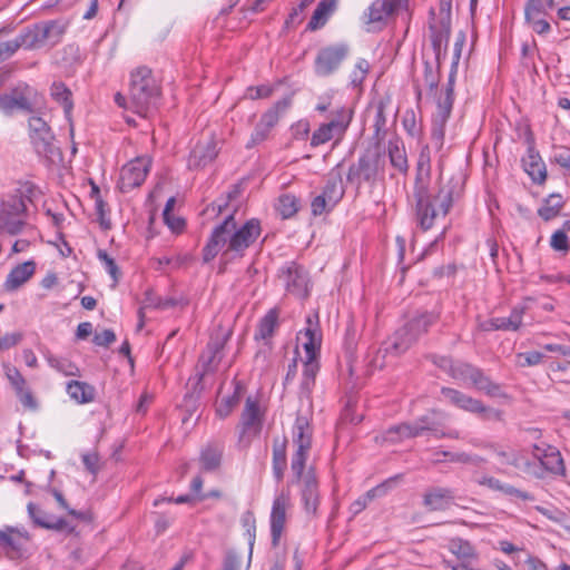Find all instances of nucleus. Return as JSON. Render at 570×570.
Returning <instances> with one entry per match:
<instances>
[{
  "mask_svg": "<svg viewBox=\"0 0 570 570\" xmlns=\"http://www.w3.org/2000/svg\"><path fill=\"white\" fill-rule=\"evenodd\" d=\"M464 175L458 174L440 184L436 191L430 186L413 188L414 209L417 226L426 232L434 226L440 217H445L454 202L461 198L464 190Z\"/></svg>",
  "mask_w": 570,
  "mask_h": 570,
  "instance_id": "f257e3e1",
  "label": "nucleus"
},
{
  "mask_svg": "<svg viewBox=\"0 0 570 570\" xmlns=\"http://www.w3.org/2000/svg\"><path fill=\"white\" fill-rule=\"evenodd\" d=\"M261 222L257 218L248 219L237 227L234 209L212 230L203 248V262L213 261L226 245L225 255L232 253L233 257H243L246 249L261 236Z\"/></svg>",
  "mask_w": 570,
  "mask_h": 570,
  "instance_id": "f03ea898",
  "label": "nucleus"
},
{
  "mask_svg": "<svg viewBox=\"0 0 570 570\" xmlns=\"http://www.w3.org/2000/svg\"><path fill=\"white\" fill-rule=\"evenodd\" d=\"M385 157L379 147L367 148L350 166L346 180L356 188H361L364 184L374 188L385 179Z\"/></svg>",
  "mask_w": 570,
  "mask_h": 570,
  "instance_id": "7ed1b4c3",
  "label": "nucleus"
},
{
  "mask_svg": "<svg viewBox=\"0 0 570 570\" xmlns=\"http://www.w3.org/2000/svg\"><path fill=\"white\" fill-rule=\"evenodd\" d=\"M159 95V86L149 68L139 67L131 72L129 99L136 114L146 117L156 107Z\"/></svg>",
  "mask_w": 570,
  "mask_h": 570,
  "instance_id": "20e7f679",
  "label": "nucleus"
},
{
  "mask_svg": "<svg viewBox=\"0 0 570 570\" xmlns=\"http://www.w3.org/2000/svg\"><path fill=\"white\" fill-rule=\"evenodd\" d=\"M451 9L452 0H439V16L436 17L434 9L430 10V38L435 59L439 65L445 58L446 47L451 33Z\"/></svg>",
  "mask_w": 570,
  "mask_h": 570,
  "instance_id": "39448f33",
  "label": "nucleus"
},
{
  "mask_svg": "<svg viewBox=\"0 0 570 570\" xmlns=\"http://www.w3.org/2000/svg\"><path fill=\"white\" fill-rule=\"evenodd\" d=\"M29 139L39 157L52 164L61 158L60 148L56 145L50 126L41 118L32 116L28 120Z\"/></svg>",
  "mask_w": 570,
  "mask_h": 570,
  "instance_id": "423d86ee",
  "label": "nucleus"
},
{
  "mask_svg": "<svg viewBox=\"0 0 570 570\" xmlns=\"http://www.w3.org/2000/svg\"><path fill=\"white\" fill-rule=\"evenodd\" d=\"M436 364L446 370L454 380L471 381L476 389L484 391L491 396L500 394V385L493 383L480 368L469 363L454 362L451 358L441 357Z\"/></svg>",
  "mask_w": 570,
  "mask_h": 570,
  "instance_id": "0eeeda50",
  "label": "nucleus"
},
{
  "mask_svg": "<svg viewBox=\"0 0 570 570\" xmlns=\"http://www.w3.org/2000/svg\"><path fill=\"white\" fill-rule=\"evenodd\" d=\"M313 428L308 419L297 415L293 425V443L296 448L291 461V470L298 481L305 470L309 450L312 448Z\"/></svg>",
  "mask_w": 570,
  "mask_h": 570,
  "instance_id": "6e6552de",
  "label": "nucleus"
},
{
  "mask_svg": "<svg viewBox=\"0 0 570 570\" xmlns=\"http://www.w3.org/2000/svg\"><path fill=\"white\" fill-rule=\"evenodd\" d=\"M353 119V110L347 107H340L333 112V118L322 124L311 137V146L318 147L331 140L338 144L345 136Z\"/></svg>",
  "mask_w": 570,
  "mask_h": 570,
  "instance_id": "1a4fd4ad",
  "label": "nucleus"
},
{
  "mask_svg": "<svg viewBox=\"0 0 570 570\" xmlns=\"http://www.w3.org/2000/svg\"><path fill=\"white\" fill-rule=\"evenodd\" d=\"M27 205L21 194H10L0 205V228L9 235H18L26 226Z\"/></svg>",
  "mask_w": 570,
  "mask_h": 570,
  "instance_id": "9d476101",
  "label": "nucleus"
},
{
  "mask_svg": "<svg viewBox=\"0 0 570 570\" xmlns=\"http://www.w3.org/2000/svg\"><path fill=\"white\" fill-rule=\"evenodd\" d=\"M409 11V0H375L364 13L365 22L372 28L381 30L391 18Z\"/></svg>",
  "mask_w": 570,
  "mask_h": 570,
  "instance_id": "9b49d317",
  "label": "nucleus"
},
{
  "mask_svg": "<svg viewBox=\"0 0 570 570\" xmlns=\"http://www.w3.org/2000/svg\"><path fill=\"white\" fill-rule=\"evenodd\" d=\"M264 423V412L256 397L247 396L239 421V442L248 445L253 438L259 435Z\"/></svg>",
  "mask_w": 570,
  "mask_h": 570,
  "instance_id": "f8f14e48",
  "label": "nucleus"
},
{
  "mask_svg": "<svg viewBox=\"0 0 570 570\" xmlns=\"http://www.w3.org/2000/svg\"><path fill=\"white\" fill-rule=\"evenodd\" d=\"M441 394L454 406L470 413L478 414L482 420L502 421L500 410L487 407L476 399L452 387H442Z\"/></svg>",
  "mask_w": 570,
  "mask_h": 570,
  "instance_id": "ddd939ff",
  "label": "nucleus"
},
{
  "mask_svg": "<svg viewBox=\"0 0 570 570\" xmlns=\"http://www.w3.org/2000/svg\"><path fill=\"white\" fill-rule=\"evenodd\" d=\"M441 394L454 406L470 413L478 414L482 420L502 421L500 410L487 407L476 399L452 387H442Z\"/></svg>",
  "mask_w": 570,
  "mask_h": 570,
  "instance_id": "4468645a",
  "label": "nucleus"
},
{
  "mask_svg": "<svg viewBox=\"0 0 570 570\" xmlns=\"http://www.w3.org/2000/svg\"><path fill=\"white\" fill-rule=\"evenodd\" d=\"M348 53L350 46L345 42L321 48L314 61V71L316 76L328 77L334 73L340 68L341 63L347 58Z\"/></svg>",
  "mask_w": 570,
  "mask_h": 570,
  "instance_id": "2eb2a0df",
  "label": "nucleus"
},
{
  "mask_svg": "<svg viewBox=\"0 0 570 570\" xmlns=\"http://www.w3.org/2000/svg\"><path fill=\"white\" fill-rule=\"evenodd\" d=\"M35 94V89L28 83L19 82L8 92L0 95V110L6 116H12L18 110L31 112L33 109L31 97Z\"/></svg>",
  "mask_w": 570,
  "mask_h": 570,
  "instance_id": "dca6fc26",
  "label": "nucleus"
},
{
  "mask_svg": "<svg viewBox=\"0 0 570 570\" xmlns=\"http://www.w3.org/2000/svg\"><path fill=\"white\" fill-rule=\"evenodd\" d=\"M534 12V0H528L524 9V24L521 42V67L527 70L530 78L534 76V61L532 47L534 46V22L532 14Z\"/></svg>",
  "mask_w": 570,
  "mask_h": 570,
  "instance_id": "f3484780",
  "label": "nucleus"
},
{
  "mask_svg": "<svg viewBox=\"0 0 570 570\" xmlns=\"http://www.w3.org/2000/svg\"><path fill=\"white\" fill-rule=\"evenodd\" d=\"M446 413L440 410H432L430 413L422 415L414 420L412 423L414 425V435L421 436L425 433L432 434L436 439L442 438H451L458 439L459 432L450 431L446 432L444 430V425L442 420L446 419Z\"/></svg>",
  "mask_w": 570,
  "mask_h": 570,
  "instance_id": "a211bd4d",
  "label": "nucleus"
},
{
  "mask_svg": "<svg viewBox=\"0 0 570 570\" xmlns=\"http://www.w3.org/2000/svg\"><path fill=\"white\" fill-rule=\"evenodd\" d=\"M279 278L283 281L287 293L305 298L308 295L307 272L294 262L283 266L279 271Z\"/></svg>",
  "mask_w": 570,
  "mask_h": 570,
  "instance_id": "6ab92c4d",
  "label": "nucleus"
},
{
  "mask_svg": "<svg viewBox=\"0 0 570 570\" xmlns=\"http://www.w3.org/2000/svg\"><path fill=\"white\" fill-rule=\"evenodd\" d=\"M291 505L289 491L283 490L274 498L269 517L273 547H277L279 544V540L286 524V514Z\"/></svg>",
  "mask_w": 570,
  "mask_h": 570,
  "instance_id": "aec40b11",
  "label": "nucleus"
},
{
  "mask_svg": "<svg viewBox=\"0 0 570 570\" xmlns=\"http://www.w3.org/2000/svg\"><path fill=\"white\" fill-rule=\"evenodd\" d=\"M150 161L146 158H136L126 164L120 171L119 188L122 193L139 187L146 179Z\"/></svg>",
  "mask_w": 570,
  "mask_h": 570,
  "instance_id": "412c9836",
  "label": "nucleus"
},
{
  "mask_svg": "<svg viewBox=\"0 0 570 570\" xmlns=\"http://www.w3.org/2000/svg\"><path fill=\"white\" fill-rule=\"evenodd\" d=\"M537 461L542 468V473L537 472V476H544L546 474L561 475L566 474V466L560 451L552 445L546 444L541 448L537 444Z\"/></svg>",
  "mask_w": 570,
  "mask_h": 570,
  "instance_id": "4be33fe9",
  "label": "nucleus"
},
{
  "mask_svg": "<svg viewBox=\"0 0 570 570\" xmlns=\"http://www.w3.org/2000/svg\"><path fill=\"white\" fill-rule=\"evenodd\" d=\"M218 155L217 142L209 136L197 141L188 156V168L191 170L200 169L210 164Z\"/></svg>",
  "mask_w": 570,
  "mask_h": 570,
  "instance_id": "5701e85b",
  "label": "nucleus"
},
{
  "mask_svg": "<svg viewBox=\"0 0 570 570\" xmlns=\"http://www.w3.org/2000/svg\"><path fill=\"white\" fill-rule=\"evenodd\" d=\"M29 538L24 529L7 525L0 529V548L8 558L18 559L22 556V546Z\"/></svg>",
  "mask_w": 570,
  "mask_h": 570,
  "instance_id": "b1692460",
  "label": "nucleus"
},
{
  "mask_svg": "<svg viewBox=\"0 0 570 570\" xmlns=\"http://www.w3.org/2000/svg\"><path fill=\"white\" fill-rule=\"evenodd\" d=\"M302 482L301 498L307 515L316 517L320 504L318 481L315 473L309 469L302 478L294 482Z\"/></svg>",
  "mask_w": 570,
  "mask_h": 570,
  "instance_id": "393cba45",
  "label": "nucleus"
},
{
  "mask_svg": "<svg viewBox=\"0 0 570 570\" xmlns=\"http://www.w3.org/2000/svg\"><path fill=\"white\" fill-rule=\"evenodd\" d=\"M301 333L306 338V341L303 343L305 358H317L320 356L322 344V331L320 327V318L317 312L307 315L306 326Z\"/></svg>",
  "mask_w": 570,
  "mask_h": 570,
  "instance_id": "a878e982",
  "label": "nucleus"
},
{
  "mask_svg": "<svg viewBox=\"0 0 570 570\" xmlns=\"http://www.w3.org/2000/svg\"><path fill=\"white\" fill-rule=\"evenodd\" d=\"M515 136L519 141L527 145V156L521 158V167L531 181H534V146L529 120H520L515 124Z\"/></svg>",
  "mask_w": 570,
  "mask_h": 570,
  "instance_id": "bb28decb",
  "label": "nucleus"
},
{
  "mask_svg": "<svg viewBox=\"0 0 570 570\" xmlns=\"http://www.w3.org/2000/svg\"><path fill=\"white\" fill-rule=\"evenodd\" d=\"M229 334L223 336L212 337L207 344L206 351L200 355L199 362L202 363V376L213 373L217 370L218 364L223 358V348Z\"/></svg>",
  "mask_w": 570,
  "mask_h": 570,
  "instance_id": "cd10ccee",
  "label": "nucleus"
},
{
  "mask_svg": "<svg viewBox=\"0 0 570 570\" xmlns=\"http://www.w3.org/2000/svg\"><path fill=\"white\" fill-rule=\"evenodd\" d=\"M27 509L29 517L32 519L33 523L40 528L67 532H71L73 530V528L70 527L65 519L56 518L45 512L32 502L28 503Z\"/></svg>",
  "mask_w": 570,
  "mask_h": 570,
  "instance_id": "c85d7f7f",
  "label": "nucleus"
},
{
  "mask_svg": "<svg viewBox=\"0 0 570 570\" xmlns=\"http://www.w3.org/2000/svg\"><path fill=\"white\" fill-rule=\"evenodd\" d=\"M36 273L35 261H27L14 266L3 283V288L7 292H16L24 285Z\"/></svg>",
  "mask_w": 570,
  "mask_h": 570,
  "instance_id": "c756f323",
  "label": "nucleus"
},
{
  "mask_svg": "<svg viewBox=\"0 0 570 570\" xmlns=\"http://www.w3.org/2000/svg\"><path fill=\"white\" fill-rule=\"evenodd\" d=\"M287 469V438L275 436L272 446V471L276 482L284 479Z\"/></svg>",
  "mask_w": 570,
  "mask_h": 570,
  "instance_id": "7c9ffc66",
  "label": "nucleus"
},
{
  "mask_svg": "<svg viewBox=\"0 0 570 570\" xmlns=\"http://www.w3.org/2000/svg\"><path fill=\"white\" fill-rule=\"evenodd\" d=\"M343 163H338L328 173V178L323 187L322 195L327 198L328 204L337 205L345 194V188L342 181L341 167Z\"/></svg>",
  "mask_w": 570,
  "mask_h": 570,
  "instance_id": "2f4dec72",
  "label": "nucleus"
},
{
  "mask_svg": "<svg viewBox=\"0 0 570 570\" xmlns=\"http://www.w3.org/2000/svg\"><path fill=\"white\" fill-rule=\"evenodd\" d=\"M454 499V492L449 488L434 487L423 495V505L429 511H444Z\"/></svg>",
  "mask_w": 570,
  "mask_h": 570,
  "instance_id": "473e14b6",
  "label": "nucleus"
},
{
  "mask_svg": "<svg viewBox=\"0 0 570 570\" xmlns=\"http://www.w3.org/2000/svg\"><path fill=\"white\" fill-rule=\"evenodd\" d=\"M452 109L449 105L436 106V112L432 118L431 139L438 149H441L444 144L445 126L451 116Z\"/></svg>",
  "mask_w": 570,
  "mask_h": 570,
  "instance_id": "72a5a7b5",
  "label": "nucleus"
},
{
  "mask_svg": "<svg viewBox=\"0 0 570 570\" xmlns=\"http://www.w3.org/2000/svg\"><path fill=\"white\" fill-rule=\"evenodd\" d=\"M415 342V334L407 331V325L405 324L394 333L389 342L385 343L384 352L400 355L407 351Z\"/></svg>",
  "mask_w": 570,
  "mask_h": 570,
  "instance_id": "f704fd0d",
  "label": "nucleus"
},
{
  "mask_svg": "<svg viewBox=\"0 0 570 570\" xmlns=\"http://www.w3.org/2000/svg\"><path fill=\"white\" fill-rule=\"evenodd\" d=\"M39 24L45 45L50 43L51 46H56L61 41L69 26L68 21L63 19L41 21Z\"/></svg>",
  "mask_w": 570,
  "mask_h": 570,
  "instance_id": "c9c22d12",
  "label": "nucleus"
},
{
  "mask_svg": "<svg viewBox=\"0 0 570 570\" xmlns=\"http://www.w3.org/2000/svg\"><path fill=\"white\" fill-rule=\"evenodd\" d=\"M431 177V151L428 145L421 147L413 188L430 186Z\"/></svg>",
  "mask_w": 570,
  "mask_h": 570,
  "instance_id": "e433bc0d",
  "label": "nucleus"
},
{
  "mask_svg": "<svg viewBox=\"0 0 570 570\" xmlns=\"http://www.w3.org/2000/svg\"><path fill=\"white\" fill-rule=\"evenodd\" d=\"M51 98L63 108L66 118L71 120L73 109L72 92L62 81H53L50 86Z\"/></svg>",
  "mask_w": 570,
  "mask_h": 570,
  "instance_id": "4c0bfd02",
  "label": "nucleus"
},
{
  "mask_svg": "<svg viewBox=\"0 0 570 570\" xmlns=\"http://www.w3.org/2000/svg\"><path fill=\"white\" fill-rule=\"evenodd\" d=\"M224 448L218 444L209 443L202 449L199 454V463L202 470L212 472L220 466Z\"/></svg>",
  "mask_w": 570,
  "mask_h": 570,
  "instance_id": "58836bf2",
  "label": "nucleus"
},
{
  "mask_svg": "<svg viewBox=\"0 0 570 570\" xmlns=\"http://www.w3.org/2000/svg\"><path fill=\"white\" fill-rule=\"evenodd\" d=\"M566 202L561 194L552 193L542 200L537 214L546 222L557 218L563 209Z\"/></svg>",
  "mask_w": 570,
  "mask_h": 570,
  "instance_id": "ea45409f",
  "label": "nucleus"
},
{
  "mask_svg": "<svg viewBox=\"0 0 570 570\" xmlns=\"http://www.w3.org/2000/svg\"><path fill=\"white\" fill-rule=\"evenodd\" d=\"M387 155L393 168L399 173L406 175L409 171V161L403 142L400 140H390L387 144Z\"/></svg>",
  "mask_w": 570,
  "mask_h": 570,
  "instance_id": "a19ab883",
  "label": "nucleus"
},
{
  "mask_svg": "<svg viewBox=\"0 0 570 570\" xmlns=\"http://www.w3.org/2000/svg\"><path fill=\"white\" fill-rule=\"evenodd\" d=\"M67 394L78 404L90 403L95 399V387L87 382L70 381L66 387Z\"/></svg>",
  "mask_w": 570,
  "mask_h": 570,
  "instance_id": "79ce46f5",
  "label": "nucleus"
},
{
  "mask_svg": "<svg viewBox=\"0 0 570 570\" xmlns=\"http://www.w3.org/2000/svg\"><path fill=\"white\" fill-rule=\"evenodd\" d=\"M18 36L26 50H36L45 46L39 22L26 27Z\"/></svg>",
  "mask_w": 570,
  "mask_h": 570,
  "instance_id": "37998d69",
  "label": "nucleus"
},
{
  "mask_svg": "<svg viewBox=\"0 0 570 570\" xmlns=\"http://www.w3.org/2000/svg\"><path fill=\"white\" fill-rule=\"evenodd\" d=\"M320 371V362L317 358L307 357L304 361L303 366V379L301 383V393L308 396L315 384L316 375Z\"/></svg>",
  "mask_w": 570,
  "mask_h": 570,
  "instance_id": "c03bdc74",
  "label": "nucleus"
},
{
  "mask_svg": "<svg viewBox=\"0 0 570 570\" xmlns=\"http://www.w3.org/2000/svg\"><path fill=\"white\" fill-rule=\"evenodd\" d=\"M334 9L335 0H321L308 21L307 29L314 31L323 27Z\"/></svg>",
  "mask_w": 570,
  "mask_h": 570,
  "instance_id": "a18cd8bd",
  "label": "nucleus"
},
{
  "mask_svg": "<svg viewBox=\"0 0 570 570\" xmlns=\"http://www.w3.org/2000/svg\"><path fill=\"white\" fill-rule=\"evenodd\" d=\"M245 392V386L240 382H235L234 392L232 395L224 397L216 409V413L220 419L227 417L233 410L238 405Z\"/></svg>",
  "mask_w": 570,
  "mask_h": 570,
  "instance_id": "49530a36",
  "label": "nucleus"
},
{
  "mask_svg": "<svg viewBox=\"0 0 570 570\" xmlns=\"http://www.w3.org/2000/svg\"><path fill=\"white\" fill-rule=\"evenodd\" d=\"M292 105V98L289 96L276 101L268 110H266L262 117L261 121H263L266 126L274 128L281 117L288 110Z\"/></svg>",
  "mask_w": 570,
  "mask_h": 570,
  "instance_id": "de8ad7c7",
  "label": "nucleus"
},
{
  "mask_svg": "<svg viewBox=\"0 0 570 570\" xmlns=\"http://www.w3.org/2000/svg\"><path fill=\"white\" fill-rule=\"evenodd\" d=\"M45 358L50 367L63 374L65 376H80L79 367L69 358L53 355L50 352L45 354Z\"/></svg>",
  "mask_w": 570,
  "mask_h": 570,
  "instance_id": "09e8293b",
  "label": "nucleus"
},
{
  "mask_svg": "<svg viewBox=\"0 0 570 570\" xmlns=\"http://www.w3.org/2000/svg\"><path fill=\"white\" fill-rule=\"evenodd\" d=\"M278 325V311L272 308L267 314L259 321L255 338L267 340L273 336L275 328Z\"/></svg>",
  "mask_w": 570,
  "mask_h": 570,
  "instance_id": "8fccbe9b",
  "label": "nucleus"
},
{
  "mask_svg": "<svg viewBox=\"0 0 570 570\" xmlns=\"http://www.w3.org/2000/svg\"><path fill=\"white\" fill-rule=\"evenodd\" d=\"M523 307H514L508 317H492L495 331H517L522 324Z\"/></svg>",
  "mask_w": 570,
  "mask_h": 570,
  "instance_id": "3c124183",
  "label": "nucleus"
},
{
  "mask_svg": "<svg viewBox=\"0 0 570 570\" xmlns=\"http://www.w3.org/2000/svg\"><path fill=\"white\" fill-rule=\"evenodd\" d=\"M448 549L451 553L462 560H470L476 557L475 550L472 544L461 538H452L449 540Z\"/></svg>",
  "mask_w": 570,
  "mask_h": 570,
  "instance_id": "603ef678",
  "label": "nucleus"
},
{
  "mask_svg": "<svg viewBox=\"0 0 570 570\" xmlns=\"http://www.w3.org/2000/svg\"><path fill=\"white\" fill-rule=\"evenodd\" d=\"M435 321L436 316L432 313L421 314L406 323L407 331L415 334V340L417 341L421 335L428 332L429 327L434 324Z\"/></svg>",
  "mask_w": 570,
  "mask_h": 570,
  "instance_id": "864d4df0",
  "label": "nucleus"
},
{
  "mask_svg": "<svg viewBox=\"0 0 570 570\" xmlns=\"http://www.w3.org/2000/svg\"><path fill=\"white\" fill-rule=\"evenodd\" d=\"M390 97L380 99L375 105V117H374V134L377 138H382L386 134V116L385 110L390 105Z\"/></svg>",
  "mask_w": 570,
  "mask_h": 570,
  "instance_id": "5fc2aeb1",
  "label": "nucleus"
},
{
  "mask_svg": "<svg viewBox=\"0 0 570 570\" xmlns=\"http://www.w3.org/2000/svg\"><path fill=\"white\" fill-rule=\"evenodd\" d=\"M411 438H416L412 422L393 425L385 431V439L391 442H400Z\"/></svg>",
  "mask_w": 570,
  "mask_h": 570,
  "instance_id": "6e6d98bb",
  "label": "nucleus"
},
{
  "mask_svg": "<svg viewBox=\"0 0 570 570\" xmlns=\"http://www.w3.org/2000/svg\"><path fill=\"white\" fill-rule=\"evenodd\" d=\"M476 482L480 485L488 487L493 491L502 492L505 495L525 498V495H523L518 489L513 488L512 485L502 483L500 480L493 476H482L481 479H478Z\"/></svg>",
  "mask_w": 570,
  "mask_h": 570,
  "instance_id": "4d7b16f0",
  "label": "nucleus"
},
{
  "mask_svg": "<svg viewBox=\"0 0 570 570\" xmlns=\"http://www.w3.org/2000/svg\"><path fill=\"white\" fill-rule=\"evenodd\" d=\"M299 208V199L292 194H284L279 196L277 210L282 218L287 219L293 217Z\"/></svg>",
  "mask_w": 570,
  "mask_h": 570,
  "instance_id": "13d9d810",
  "label": "nucleus"
},
{
  "mask_svg": "<svg viewBox=\"0 0 570 570\" xmlns=\"http://www.w3.org/2000/svg\"><path fill=\"white\" fill-rule=\"evenodd\" d=\"M458 67H454V65H451V70L448 78V83L445 86V92L443 97H440L438 100V106H444L445 104L449 105V108H453L454 102V82H455V76H456Z\"/></svg>",
  "mask_w": 570,
  "mask_h": 570,
  "instance_id": "bf43d9fd",
  "label": "nucleus"
},
{
  "mask_svg": "<svg viewBox=\"0 0 570 570\" xmlns=\"http://www.w3.org/2000/svg\"><path fill=\"white\" fill-rule=\"evenodd\" d=\"M440 66L441 65L436 62V68H434L431 62L424 61V81L431 92L438 89L440 82Z\"/></svg>",
  "mask_w": 570,
  "mask_h": 570,
  "instance_id": "052dcab7",
  "label": "nucleus"
},
{
  "mask_svg": "<svg viewBox=\"0 0 570 570\" xmlns=\"http://www.w3.org/2000/svg\"><path fill=\"white\" fill-rule=\"evenodd\" d=\"M272 129L273 128L266 126L263 121L259 120L250 135L249 141L246 144V148H253L254 146L265 141L268 138Z\"/></svg>",
  "mask_w": 570,
  "mask_h": 570,
  "instance_id": "680f3d73",
  "label": "nucleus"
},
{
  "mask_svg": "<svg viewBox=\"0 0 570 570\" xmlns=\"http://www.w3.org/2000/svg\"><path fill=\"white\" fill-rule=\"evenodd\" d=\"M3 368L6 376L10 382L11 386L13 387L14 392L17 390H21V387L27 385L26 379L22 376V374L16 366L4 363Z\"/></svg>",
  "mask_w": 570,
  "mask_h": 570,
  "instance_id": "e2e57ef3",
  "label": "nucleus"
},
{
  "mask_svg": "<svg viewBox=\"0 0 570 570\" xmlns=\"http://www.w3.org/2000/svg\"><path fill=\"white\" fill-rule=\"evenodd\" d=\"M370 70V63L366 59H358L354 70L351 73V83L353 87H358L363 83L367 72Z\"/></svg>",
  "mask_w": 570,
  "mask_h": 570,
  "instance_id": "0e129e2a",
  "label": "nucleus"
},
{
  "mask_svg": "<svg viewBox=\"0 0 570 570\" xmlns=\"http://www.w3.org/2000/svg\"><path fill=\"white\" fill-rule=\"evenodd\" d=\"M335 205H331L327 202V198L322 194L317 195L311 202V210L313 216H321L325 213L333 210Z\"/></svg>",
  "mask_w": 570,
  "mask_h": 570,
  "instance_id": "69168bd1",
  "label": "nucleus"
},
{
  "mask_svg": "<svg viewBox=\"0 0 570 570\" xmlns=\"http://www.w3.org/2000/svg\"><path fill=\"white\" fill-rule=\"evenodd\" d=\"M99 261L105 265V269L114 278L115 282L119 278V268L112 257L106 250L99 249L97 253Z\"/></svg>",
  "mask_w": 570,
  "mask_h": 570,
  "instance_id": "338daca9",
  "label": "nucleus"
},
{
  "mask_svg": "<svg viewBox=\"0 0 570 570\" xmlns=\"http://www.w3.org/2000/svg\"><path fill=\"white\" fill-rule=\"evenodd\" d=\"M537 512L542 514L547 520L552 521L553 523L561 524L564 520V513L560 509L549 505L541 507L537 505Z\"/></svg>",
  "mask_w": 570,
  "mask_h": 570,
  "instance_id": "774afa93",
  "label": "nucleus"
}]
</instances>
